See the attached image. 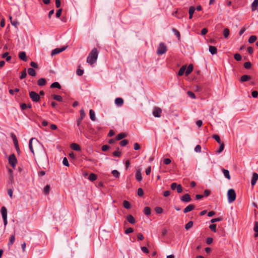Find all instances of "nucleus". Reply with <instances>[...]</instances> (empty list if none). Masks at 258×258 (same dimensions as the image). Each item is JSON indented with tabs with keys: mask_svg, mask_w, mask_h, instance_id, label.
<instances>
[{
	"mask_svg": "<svg viewBox=\"0 0 258 258\" xmlns=\"http://www.w3.org/2000/svg\"><path fill=\"white\" fill-rule=\"evenodd\" d=\"M133 231H134L133 228L130 227V228H128L126 229L125 230V233L126 234H128L129 233H132Z\"/></svg>",
	"mask_w": 258,
	"mask_h": 258,
	"instance_id": "nucleus-59",
	"label": "nucleus"
},
{
	"mask_svg": "<svg viewBox=\"0 0 258 258\" xmlns=\"http://www.w3.org/2000/svg\"><path fill=\"white\" fill-rule=\"evenodd\" d=\"M1 213L2 216L7 215V211L5 207L1 208Z\"/></svg>",
	"mask_w": 258,
	"mask_h": 258,
	"instance_id": "nucleus-45",
	"label": "nucleus"
},
{
	"mask_svg": "<svg viewBox=\"0 0 258 258\" xmlns=\"http://www.w3.org/2000/svg\"><path fill=\"white\" fill-rule=\"evenodd\" d=\"M258 8V0H254L251 4V11L252 12L257 10Z\"/></svg>",
	"mask_w": 258,
	"mask_h": 258,
	"instance_id": "nucleus-13",
	"label": "nucleus"
},
{
	"mask_svg": "<svg viewBox=\"0 0 258 258\" xmlns=\"http://www.w3.org/2000/svg\"><path fill=\"white\" fill-rule=\"evenodd\" d=\"M257 37L255 35L251 36L248 39V42L249 43H252L256 40Z\"/></svg>",
	"mask_w": 258,
	"mask_h": 258,
	"instance_id": "nucleus-34",
	"label": "nucleus"
},
{
	"mask_svg": "<svg viewBox=\"0 0 258 258\" xmlns=\"http://www.w3.org/2000/svg\"><path fill=\"white\" fill-rule=\"evenodd\" d=\"M19 57L20 59L24 61H27L28 60L27 57H26V53L24 51H21L19 52Z\"/></svg>",
	"mask_w": 258,
	"mask_h": 258,
	"instance_id": "nucleus-10",
	"label": "nucleus"
},
{
	"mask_svg": "<svg viewBox=\"0 0 258 258\" xmlns=\"http://www.w3.org/2000/svg\"><path fill=\"white\" fill-rule=\"evenodd\" d=\"M254 231L258 233V222H255L254 223Z\"/></svg>",
	"mask_w": 258,
	"mask_h": 258,
	"instance_id": "nucleus-64",
	"label": "nucleus"
},
{
	"mask_svg": "<svg viewBox=\"0 0 258 258\" xmlns=\"http://www.w3.org/2000/svg\"><path fill=\"white\" fill-rule=\"evenodd\" d=\"M27 76V73L26 71V69H25L23 72H21V75L20 77V79H24Z\"/></svg>",
	"mask_w": 258,
	"mask_h": 258,
	"instance_id": "nucleus-46",
	"label": "nucleus"
},
{
	"mask_svg": "<svg viewBox=\"0 0 258 258\" xmlns=\"http://www.w3.org/2000/svg\"><path fill=\"white\" fill-rule=\"evenodd\" d=\"M187 94L188 95V96H189L190 98L192 99L196 98V95L192 92L188 91L187 92Z\"/></svg>",
	"mask_w": 258,
	"mask_h": 258,
	"instance_id": "nucleus-49",
	"label": "nucleus"
},
{
	"mask_svg": "<svg viewBox=\"0 0 258 258\" xmlns=\"http://www.w3.org/2000/svg\"><path fill=\"white\" fill-rule=\"evenodd\" d=\"M37 84L39 86H43L46 84V81L44 78H40L37 81Z\"/></svg>",
	"mask_w": 258,
	"mask_h": 258,
	"instance_id": "nucleus-18",
	"label": "nucleus"
},
{
	"mask_svg": "<svg viewBox=\"0 0 258 258\" xmlns=\"http://www.w3.org/2000/svg\"><path fill=\"white\" fill-rule=\"evenodd\" d=\"M220 144L219 149L217 151L218 153H220L221 152L223 151L224 148V144L223 143H222Z\"/></svg>",
	"mask_w": 258,
	"mask_h": 258,
	"instance_id": "nucleus-43",
	"label": "nucleus"
},
{
	"mask_svg": "<svg viewBox=\"0 0 258 258\" xmlns=\"http://www.w3.org/2000/svg\"><path fill=\"white\" fill-rule=\"evenodd\" d=\"M98 51L96 48H93L87 57V63L90 65H92L95 63L98 58Z\"/></svg>",
	"mask_w": 258,
	"mask_h": 258,
	"instance_id": "nucleus-1",
	"label": "nucleus"
},
{
	"mask_svg": "<svg viewBox=\"0 0 258 258\" xmlns=\"http://www.w3.org/2000/svg\"><path fill=\"white\" fill-rule=\"evenodd\" d=\"M180 200L182 202L188 203V202H190L191 201V199L190 196V195L189 194H184L183 196H182L180 198Z\"/></svg>",
	"mask_w": 258,
	"mask_h": 258,
	"instance_id": "nucleus-8",
	"label": "nucleus"
},
{
	"mask_svg": "<svg viewBox=\"0 0 258 258\" xmlns=\"http://www.w3.org/2000/svg\"><path fill=\"white\" fill-rule=\"evenodd\" d=\"M126 137V134L124 133H121L119 134H118L116 137V138H115V140L116 141H119L121 139H122L123 138H125Z\"/></svg>",
	"mask_w": 258,
	"mask_h": 258,
	"instance_id": "nucleus-17",
	"label": "nucleus"
},
{
	"mask_svg": "<svg viewBox=\"0 0 258 258\" xmlns=\"http://www.w3.org/2000/svg\"><path fill=\"white\" fill-rule=\"evenodd\" d=\"M250 76L246 75H243L241 77L240 81L241 82H246L250 79Z\"/></svg>",
	"mask_w": 258,
	"mask_h": 258,
	"instance_id": "nucleus-27",
	"label": "nucleus"
},
{
	"mask_svg": "<svg viewBox=\"0 0 258 258\" xmlns=\"http://www.w3.org/2000/svg\"><path fill=\"white\" fill-rule=\"evenodd\" d=\"M13 142H14V145H15V147L17 150V151L18 152H19L20 151V149L19 148V146H18V140L16 138V137L15 136H14V137L13 138Z\"/></svg>",
	"mask_w": 258,
	"mask_h": 258,
	"instance_id": "nucleus-22",
	"label": "nucleus"
},
{
	"mask_svg": "<svg viewBox=\"0 0 258 258\" xmlns=\"http://www.w3.org/2000/svg\"><path fill=\"white\" fill-rule=\"evenodd\" d=\"M213 138L218 143H219V144L222 143L221 142L220 137L218 135H213Z\"/></svg>",
	"mask_w": 258,
	"mask_h": 258,
	"instance_id": "nucleus-40",
	"label": "nucleus"
},
{
	"mask_svg": "<svg viewBox=\"0 0 258 258\" xmlns=\"http://www.w3.org/2000/svg\"><path fill=\"white\" fill-rule=\"evenodd\" d=\"M210 229L214 231V232H216V224H212L209 226Z\"/></svg>",
	"mask_w": 258,
	"mask_h": 258,
	"instance_id": "nucleus-53",
	"label": "nucleus"
},
{
	"mask_svg": "<svg viewBox=\"0 0 258 258\" xmlns=\"http://www.w3.org/2000/svg\"><path fill=\"white\" fill-rule=\"evenodd\" d=\"M28 73L30 76L34 77L36 75L35 71L33 68H29L28 69Z\"/></svg>",
	"mask_w": 258,
	"mask_h": 258,
	"instance_id": "nucleus-30",
	"label": "nucleus"
},
{
	"mask_svg": "<svg viewBox=\"0 0 258 258\" xmlns=\"http://www.w3.org/2000/svg\"><path fill=\"white\" fill-rule=\"evenodd\" d=\"M155 211L157 214H161L163 212V209L160 207H156L155 208Z\"/></svg>",
	"mask_w": 258,
	"mask_h": 258,
	"instance_id": "nucleus-44",
	"label": "nucleus"
},
{
	"mask_svg": "<svg viewBox=\"0 0 258 258\" xmlns=\"http://www.w3.org/2000/svg\"><path fill=\"white\" fill-rule=\"evenodd\" d=\"M144 213L146 215H149L151 214V209L149 207H145L144 209Z\"/></svg>",
	"mask_w": 258,
	"mask_h": 258,
	"instance_id": "nucleus-32",
	"label": "nucleus"
},
{
	"mask_svg": "<svg viewBox=\"0 0 258 258\" xmlns=\"http://www.w3.org/2000/svg\"><path fill=\"white\" fill-rule=\"evenodd\" d=\"M80 118H81V119H83L85 117V115H86L84 110L83 109H81L80 111Z\"/></svg>",
	"mask_w": 258,
	"mask_h": 258,
	"instance_id": "nucleus-51",
	"label": "nucleus"
},
{
	"mask_svg": "<svg viewBox=\"0 0 258 258\" xmlns=\"http://www.w3.org/2000/svg\"><path fill=\"white\" fill-rule=\"evenodd\" d=\"M195 8L194 6H191L189 8V18L191 19L192 18L193 14L195 11Z\"/></svg>",
	"mask_w": 258,
	"mask_h": 258,
	"instance_id": "nucleus-21",
	"label": "nucleus"
},
{
	"mask_svg": "<svg viewBox=\"0 0 258 258\" xmlns=\"http://www.w3.org/2000/svg\"><path fill=\"white\" fill-rule=\"evenodd\" d=\"M167 51V47L164 43H160L157 50L158 55L165 53Z\"/></svg>",
	"mask_w": 258,
	"mask_h": 258,
	"instance_id": "nucleus-3",
	"label": "nucleus"
},
{
	"mask_svg": "<svg viewBox=\"0 0 258 258\" xmlns=\"http://www.w3.org/2000/svg\"><path fill=\"white\" fill-rule=\"evenodd\" d=\"M50 88H56L59 89H60L61 87L60 85L58 82H54L52 84H51V85H50Z\"/></svg>",
	"mask_w": 258,
	"mask_h": 258,
	"instance_id": "nucleus-29",
	"label": "nucleus"
},
{
	"mask_svg": "<svg viewBox=\"0 0 258 258\" xmlns=\"http://www.w3.org/2000/svg\"><path fill=\"white\" fill-rule=\"evenodd\" d=\"M15 240V237L14 235H12L11 236L9 242L8 243V245L10 246V245H12Z\"/></svg>",
	"mask_w": 258,
	"mask_h": 258,
	"instance_id": "nucleus-35",
	"label": "nucleus"
},
{
	"mask_svg": "<svg viewBox=\"0 0 258 258\" xmlns=\"http://www.w3.org/2000/svg\"><path fill=\"white\" fill-rule=\"evenodd\" d=\"M19 91V89L18 88H16L15 90L10 89L9 93L11 95H14L15 92H18Z\"/></svg>",
	"mask_w": 258,
	"mask_h": 258,
	"instance_id": "nucleus-58",
	"label": "nucleus"
},
{
	"mask_svg": "<svg viewBox=\"0 0 258 258\" xmlns=\"http://www.w3.org/2000/svg\"><path fill=\"white\" fill-rule=\"evenodd\" d=\"M9 164L13 167H15L16 166V164L17 163V160L14 154H12L9 156Z\"/></svg>",
	"mask_w": 258,
	"mask_h": 258,
	"instance_id": "nucleus-5",
	"label": "nucleus"
},
{
	"mask_svg": "<svg viewBox=\"0 0 258 258\" xmlns=\"http://www.w3.org/2000/svg\"><path fill=\"white\" fill-rule=\"evenodd\" d=\"M76 73H77V75L81 76L83 75V74L84 73V71L83 70L79 69L77 70Z\"/></svg>",
	"mask_w": 258,
	"mask_h": 258,
	"instance_id": "nucleus-61",
	"label": "nucleus"
},
{
	"mask_svg": "<svg viewBox=\"0 0 258 258\" xmlns=\"http://www.w3.org/2000/svg\"><path fill=\"white\" fill-rule=\"evenodd\" d=\"M209 51L210 52L214 55L217 53V49L215 46H209Z\"/></svg>",
	"mask_w": 258,
	"mask_h": 258,
	"instance_id": "nucleus-19",
	"label": "nucleus"
},
{
	"mask_svg": "<svg viewBox=\"0 0 258 258\" xmlns=\"http://www.w3.org/2000/svg\"><path fill=\"white\" fill-rule=\"evenodd\" d=\"M144 195V191L142 188H139L138 189V195L139 197H142Z\"/></svg>",
	"mask_w": 258,
	"mask_h": 258,
	"instance_id": "nucleus-50",
	"label": "nucleus"
},
{
	"mask_svg": "<svg viewBox=\"0 0 258 258\" xmlns=\"http://www.w3.org/2000/svg\"><path fill=\"white\" fill-rule=\"evenodd\" d=\"M222 220V218H220V217H219V218H213L211 220V222L212 223H215V222H219V221H221Z\"/></svg>",
	"mask_w": 258,
	"mask_h": 258,
	"instance_id": "nucleus-54",
	"label": "nucleus"
},
{
	"mask_svg": "<svg viewBox=\"0 0 258 258\" xmlns=\"http://www.w3.org/2000/svg\"><path fill=\"white\" fill-rule=\"evenodd\" d=\"M243 67L246 69H249L251 67V64L249 61L245 62L243 64Z\"/></svg>",
	"mask_w": 258,
	"mask_h": 258,
	"instance_id": "nucleus-39",
	"label": "nucleus"
},
{
	"mask_svg": "<svg viewBox=\"0 0 258 258\" xmlns=\"http://www.w3.org/2000/svg\"><path fill=\"white\" fill-rule=\"evenodd\" d=\"M195 207L194 205L190 204L186 206L185 209L183 210V212L184 213H186L187 212H190L195 209Z\"/></svg>",
	"mask_w": 258,
	"mask_h": 258,
	"instance_id": "nucleus-11",
	"label": "nucleus"
},
{
	"mask_svg": "<svg viewBox=\"0 0 258 258\" xmlns=\"http://www.w3.org/2000/svg\"><path fill=\"white\" fill-rule=\"evenodd\" d=\"M123 206L124 207V208H125L126 209H128L131 207V205H130V203L128 201L124 200L123 202Z\"/></svg>",
	"mask_w": 258,
	"mask_h": 258,
	"instance_id": "nucleus-36",
	"label": "nucleus"
},
{
	"mask_svg": "<svg viewBox=\"0 0 258 258\" xmlns=\"http://www.w3.org/2000/svg\"><path fill=\"white\" fill-rule=\"evenodd\" d=\"M121 153L119 151H114L113 152L112 155L113 156L119 157L121 156Z\"/></svg>",
	"mask_w": 258,
	"mask_h": 258,
	"instance_id": "nucleus-55",
	"label": "nucleus"
},
{
	"mask_svg": "<svg viewBox=\"0 0 258 258\" xmlns=\"http://www.w3.org/2000/svg\"><path fill=\"white\" fill-rule=\"evenodd\" d=\"M128 142L127 140H123L119 143L121 146H125L128 144Z\"/></svg>",
	"mask_w": 258,
	"mask_h": 258,
	"instance_id": "nucleus-47",
	"label": "nucleus"
},
{
	"mask_svg": "<svg viewBox=\"0 0 258 258\" xmlns=\"http://www.w3.org/2000/svg\"><path fill=\"white\" fill-rule=\"evenodd\" d=\"M162 113V110L158 107H154L153 111V115L156 117H160Z\"/></svg>",
	"mask_w": 258,
	"mask_h": 258,
	"instance_id": "nucleus-7",
	"label": "nucleus"
},
{
	"mask_svg": "<svg viewBox=\"0 0 258 258\" xmlns=\"http://www.w3.org/2000/svg\"><path fill=\"white\" fill-rule=\"evenodd\" d=\"M177 191L178 193H181L182 191L183 188L181 184H178L176 187Z\"/></svg>",
	"mask_w": 258,
	"mask_h": 258,
	"instance_id": "nucleus-52",
	"label": "nucleus"
},
{
	"mask_svg": "<svg viewBox=\"0 0 258 258\" xmlns=\"http://www.w3.org/2000/svg\"><path fill=\"white\" fill-rule=\"evenodd\" d=\"M195 151L196 152L200 153L201 152V146L199 145H198L196 146L195 148Z\"/></svg>",
	"mask_w": 258,
	"mask_h": 258,
	"instance_id": "nucleus-57",
	"label": "nucleus"
},
{
	"mask_svg": "<svg viewBox=\"0 0 258 258\" xmlns=\"http://www.w3.org/2000/svg\"><path fill=\"white\" fill-rule=\"evenodd\" d=\"M61 13H62V9H60L59 10H58L56 13V17L57 18H59L61 16Z\"/></svg>",
	"mask_w": 258,
	"mask_h": 258,
	"instance_id": "nucleus-62",
	"label": "nucleus"
},
{
	"mask_svg": "<svg viewBox=\"0 0 258 258\" xmlns=\"http://www.w3.org/2000/svg\"><path fill=\"white\" fill-rule=\"evenodd\" d=\"M136 179L138 181H141L142 180V176L140 170H138L136 173Z\"/></svg>",
	"mask_w": 258,
	"mask_h": 258,
	"instance_id": "nucleus-15",
	"label": "nucleus"
},
{
	"mask_svg": "<svg viewBox=\"0 0 258 258\" xmlns=\"http://www.w3.org/2000/svg\"><path fill=\"white\" fill-rule=\"evenodd\" d=\"M29 96L32 100L34 102L39 101L40 98L39 95L34 91L30 92Z\"/></svg>",
	"mask_w": 258,
	"mask_h": 258,
	"instance_id": "nucleus-4",
	"label": "nucleus"
},
{
	"mask_svg": "<svg viewBox=\"0 0 258 258\" xmlns=\"http://www.w3.org/2000/svg\"><path fill=\"white\" fill-rule=\"evenodd\" d=\"M223 34L225 38H227L229 35V30L227 28H225L223 31Z\"/></svg>",
	"mask_w": 258,
	"mask_h": 258,
	"instance_id": "nucleus-42",
	"label": "nucleus"
},
{
	"mask_svg": "<svg viewBox=\"0 0 258 258\" xmlns=\"http://www.w3.org/2000/svg\"><path fill=\"white\" fill-rule=\"evenodd\" d=\"M50 185L47 184L46 185L43 190V191L45 195H48L49 194V190H50Z\"/></svg>",
	"mask_w": 258,
	"mask_h": 258,
	"instance_id": "nucleus-38",
	"label": "nucleus"
},
{
	"mask_svg": "<svg viewBox=\"0 0 258 258\" xmlns=\"http://www.w3.org/2000/svg\"><path fill=\"white\" fill-rule=\"evenodd\" d=\"M127 221L131 224H135L136 222L135 219L132 215H128L126 216Z\"/></svg>",
	"mask_w": 258,
	"mask_h": 258,
	"instance_id": "nucleus-14",
	"label": "nucleus"
},
{
	"mask_svg": "<svg viewBox=\"0 0 258 258\" xmlns=\"http://www.w3.org/2000/svg\"><path fill=\"white\" fill-rule=\"evenodd\" d=\"M172 31H173L175 35H176L178 40H179L180 39V34L179 32L175 28H172Z\"/></svg>",
	"mask_w": 258,
	"mask_h": 258,
	"instance_id": "nucleus-31",
	"label": "nucleus"
},
{
	"mask_svg": "<svg viewBox=\"0 0 258 258\" xmlns=\"http://www.w3.org/2000/svg\"><path fill=\"white\" fill-rule=\"evenodd\" d=\"M71 148L72 150L75 151H79L81 150L80 147L76 143H72L71 145Z\"/></svg>",
	"mask_w": 258,
	"mask_h": 258,
	"instance_id": "nucleus-16",
	"label": "nucleus"
},
{
	"mask_svg": "<svg viewBox=\"0 0 258 258\" xmlns=\"http://www.w3.org/2000/svg\"><path fill=\"white\" fill-rule=\"evenodd\" d=\"M137 238L138 240H143L144 238V237L142 234L139 233L137 235Z\"/></svg>",
	"mask_w": 258,
	"mask_h": 258,
	"instance_id": "nucleus-63",
	"label": "nucleus"
},
{
	"mask_svg": "<svg viewBox=\"0 0 258 258\" xmlns=\"http://www.w3.org/2000/svg\"><path fill=\"white\" fill-rule=\"evenodd\" d=\"M222 171L224 176L228 179L230 180L231 177H230V175L229 174V171L228 170L225 169L223 168L222 169Z\"/></svg>",
	"mask_w": 258,
	"mask_h": 258,
	"instance_id": "nucleus-20",
	"label": "nucleus"
},
{
	"mask_svg": "<svg viewBox=\"0 0 258 258\" xmlns=\"http://www.w3.org/2000/svg\"><path fill=\"white\" fill-rule=\"evenodd\" d=\"M185 70H186L185 66H183L182 67H181L178 72V76H182L183 75L184 73V72L185 73Z\"/></svg>",
	"mask_w": 258,
	"mask_h": 258,
	"instance_id": "nucleus-25",
	"label": "nucleus"
},
{
	"mask_svg": "<svg viewBox=\"0 0 258 258\" xmlns=\"http://www.w3.org/2000/svg\"><path fill=\"white\" fill-rule=\"evenodd\" d=\"M97 175L95 174L92 173L89 175V177H88V179L91 181L96 180L97 179Z\"/></svg>",
	"mask_w": 258,
	"mask_h": 258,
	"instance_id": "nucleus-28",
	"label": "nucleus"
},
{
	"mask_svg": "<svg viewBox=\"0 0 258 258\" xmlns=\"http://www.w3.org/2000/svg\"><path fill=\"white\" fill-rule=\"evenodd\" d=\"M67 47H68V46H64L62 47L61 48H55V49L52 50V51H51V55L53 56L54 55L58 54L59 53L63 51H64V50H66Z\"/></svg>",
	"mask_w": 258,
	"mask_h": 258,
	"instance_id": "nucleus-6",
	"label": "nucleus"
},
{
	"mask_svg": "<svg viewBox=\"0 0 258 258\" xmlns=\"http://www.w3.org/2000/svg\"><path fill=\"white\" fill-rule=\"evenodd\" d=\"M11 24L16 27L18 25H19V23L17 20H15L14 21H11Z\"/></svg>",
	"mask_w": 258,
	"mask_h": 258,
	"instance_id": "nucleus-60",
	"label": "nucleus"
},
{
	"mask_svg": "<svg viewBox=\"0 0 258 258\" xmlns=\"http://www.w3.org/2000/svg\"><path fill=\"white\" fill-rule=\"evenodd\" d=\"M193 226V222L191 221H189L185 225V229L186 230H188L190 228H191Z\"/></svg>",
	"mask_w": 258,
	"mask_h": 258,
	"instance_id": "nucleus-37",
	"label": "nucleus"
},
{
	"mask_svg": "<svg viewBox=\"0 0 258 258\" xmlns=\"http://www.w3.org/2000/svg\"><path fill=\"white\" fill-rule=\"evenodd\" d=\"M53 99L58 101H62V98L61 96L58 95H52V96Z\"/></svg>",
	"mask_w": 258,
	"mask_h": 258,
	"instance_id": "nucleus-33",
	"label": "nucleus"
},
{
	"mask_svg": "<svg viewBox=\"0 0 258 258\" xmlns=\"http://www.w3.org/2000/svg\"><path fill=\"white\" fill-rule=\"evenodd\" d=\"M112 174L115 177H118L120 174L119 172L116 170H113L112 171Z\"/></svg>",
	"mask_w": 258,
	"mask_h": 258,
	"instance_id": "nucleus-48",
	"label": "nucleus"
},
{
	"mask_svg": "<svg viewBox=\"0 0 258 258\" xmlns=\"http://www.w3.org/2000/svg\"><path fill=\"white\" fill-rule=\"evenodd\" d=\"M193 70V66L192 64H189L187 68H186L185 70V75L186 76L188 75Z\"/></svg>",
	"mask_w": 258,
	"mask_h": 258,
	"instance_id": "nucleus-23",
	"label": "nucleus"
},
{
	"mask_svg": "<svg viewBox=\"0 0 258 258\" xmlns=\"http://www.w3.org/2000/svg\"><path fill=\"white\" fill-rule=\"evenodd\" d=\"M36 140V141H37V139L33 138H31L30 141H29V148L31 151V152L34 154V150H33V147H32V141L33 140Z\"/></svg>",
	"mask_w": 258,
	"mask_h": 258,
	"instance_id": "nucleus-24",
	"label": "nucleus"
},
{
	"mask_svg": "<svg viewBox=\"0 0 258 258\" xmlns=\"http://www.w3.org/2000/svg\"><path fill=\"white\" fill-rule=\"evenodd\" d=\"M258 179V174L256 173H253L252 177L251 180V184L252 186L255 184L256 181Z\"/></svg>",
	"mask_w": 258,
	"mask_h": 258,
	"instance_id": "nucleus-9",
	"label": "nucleus"
},
{
	"mask_svg": "<svg viewBox=\"0 0 258 258\" xmlns=\"http://www.w3.org/2000/svg\"><path fill=\"white\" fill-rule=\"evenodd\" d=\"M89 114H90V119L92 121H95L96 120L95 114L94 111L92 109L90 110Z\"/></svg>",
	"mask_w": 258,
	"mask_h": 258,
	"instance_id": "nucleus-26",
	"label": "nucleus"
},
{
	"mask_svg": "<svg viewBox=\"0 0 258 258\" xmlns=\"http://www.w3.org/2000/svg\"><path fill=\"white\" fill-rule=\"evenodd\" d=\"M115 103L117 106H121L123 104V100L121 98H117L115 100Z\"/></svg>",
	"mask_w": 258,
	"mask_h": 258,
	"instance_id": "nucleus-12",
	"label": "nucleus"
},
{
	"mask_svg": "<svg viewBox=\"0 0 258 258\" xmlns=\"http://www.w3.org/2000/svg\"><path fill=\"white\" fill-rule=\"evenodd\" d=\"M228 201L230 203H232L235 200L236 193L233 189H230L227 192Z\"/></svg>",
	"mask_w": 258,
	"mask_h": 258,
	"instance_id": "nucleus-2",
	"label": "nucleus"
},
{
	"mask_svg": "<svg viewBox=\"0 0 258 258\" xmlns=\"http://www.w3.org/2000/svg\"><path fill=\"white\" fill-rule=\"evenodd\" d=\"M234 59L237 61H240L241 60V56L239 53H235L234 55Z\"/></svg>",
	"mask_w": 258,
	"mask_h": 258,
	"instance_id": "nucleus-41",
	"label": "nucleus"
},
{
	"mask_svg": "<svg viewBox=\"0 0 258 258\" xmlns=\"http://www.w3.org/2000/svg\"><path fill=\"white\" fill-rule=\"evenodd\" d=\"M62 163L66 166H69V163L68 160V159H67V158L66 157H64L63 159Z\"/></svg>",
	"mask_w": 258,
	"mask_h": 258,
	"instance_id": "nucleus-56",
	"label": "nucleus"
}]
</instances>
